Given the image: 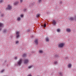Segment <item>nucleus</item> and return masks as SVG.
Wrapping results in <instances>:
<instances>
[{
  "label": "nucleus",
  "mask_w": 76,
  "mask_h": 76,
  "mask_svg": "<svg viewBox=\"0 0 76 76\" xmlns=\"http://www.w3.org/2000/svg\"><path fill=\"white\" fill-rule=\"evenodd\" d=\"M20 16L21 18H22L23 16V15H21Z\"/></svg>",
  "instance_id": "34"
},
{
  "label": "nucleus",
  "mask_w": 76,
  "mask_h": 76,
  "mask_svg": "<svg viewBox=\"0 0 76 76\" xmlns=\"http://www.w3.org/2000/svg\"><path fill=\"white\" fill-rule=\"evenodd\" d=\"M16 37L17 38H18L19 37V32L18 31L16 33Z\"/></svg>",
  "instance_id": "4"
},
{
  "label": "nucleus",
  "mask_w": 76,
  "mask_h": 76,
  "mask_svg": "<svg viewBox=\"0 0 76 76\" xmlns=\"http://www.w3.org/2000/svg\"><path fill=\"white\" fill-rule=\"evenodd\" d=\"M4 71V69H3L1 71V73H3V72Z\"/></svg>",
  "instance_id": "25"
},
{
  "label": "nucleus",
  "mask_w": 76,
  "mask_h": 76,
  "mask_svg": "<svg viewBox=\"0 0 76 76\" xmlns=\"http://www.w3.org/2000/svg\"><path fill=\"white\" fill-rule=\"evenodd\" d=\"M62 1H61L60 2V4H62Z\"/></svg>",
  "instance_id": "36"
},
{
  "label": "nucleus",
  "mask_w": 76,
  "mask_h": 76,
  "mask_svg": "<svg viewBox=\"0 0 76 76\" xmlns=\"http://www.w3.org/2000/svg\"><path fill=\"white\" fill-rule=\"evenodd\" d=\"M64 46V43H62L60 44H59L58 45V47L59 48H62Z\"/></svg>",
  "instance_id": "2"
},
{
  "label": "nucleus",
  "mask_w": 76,
  "mask_h": 76,
  "mask_svg": "<svg viewBox=\"0 0 76 76\" xmlns=\"http://www.w3.org/2000/svg\"><path fill=\"white\" fill-rule=\"evenodd\" d=\"M32 53H34V52H32Z\"/></svg>",
  "instance_id": "41"
},
{
  "label": "nucleus",
  "mask_w": 76,
  "mask_h": 76,
  "mask_svg": "<svg viewBox=\"0 0 76 76\" xmlns=\"http://www.w3.org/2000/svg\"><path fill=\"white\" fill-rule=\"evenodd\" d=\"M58 57H59L58 55H56L55 56V58H57Z\"/></svg>",
  "instance_id": "20"
},
{
  "label": "nucleus",
  "mask_w": 76,
  "mask_h": 76,
  "mask_svg": "<svg viewBox=\"0 0 76 76\" xmlns=\"http://www.w3.org/2000/svg\"><path fill=\"white\" fill-rule=\"evenodd\" d=\"M39 16H40V14H37L36 15V17L37 18H38V17H39Z\"/></svg>",
  "instance_id": "18"
},
{
  "label": "nucleus",
  "mask_w": 76,
  "mask_h": 76,
  "mask_svg": "<svg viewBox=\"0 0 76 76\" xmlns=\"http://www.w3.org/2000/svg\"><path fill=\"white\" fill-rule=\"evenodd\" d=\"M38 1L39 3H40L42 1V0H38Z\"/></svg>",
  "instance_id": "22"
},
{
  "label": "nucleus",
  "mask_w": 76,
  "mask_h": 76,
  "mask_svg": "<svg viewBox=\"0 0 76 76\" xmlns=\"http://www.w3.org/2000/svg\"><path fill=\"white\" fill-rule=\"evenodd\" d=\"M18 43H19V41H17L16 42V44H17Z\"/></svg>",
  "instance_id": "32"
},
{
  "label": "nucleus",
  "mask_w": 76,
  "mask_h": 76,
  "mask_svg": "<svg viewBox=\"0 0 76 76\" xmlns=\"http://www.w3.org/2000/svg\"><path fill=\"white\" fill-rule=\"evenodd\" d=\"M20 3L22 4V2L23 1V0H20Z\"/></svg>",
  "instance_id": "27"
},
{
  "label": "nucleus",
  "mask_w": 76,
  "mask_h": 76,
  "mask_svg": "<svg viewBox=\"0 0 76 76\" xmlns=\"http://www.w3.org/2000/svg\"><path fill=\"white\" fill-rule=\"evenodd\" d=\"M26 9H25L24 10H23V11H24V12H26Z\"/></svg>",
  "instance_id": "33"
},
{
  "label": "nucleus",
  "mask_w": 76,
  "mask_h": 76,
  "mask_svg": "<svg viewBox=\"0 0 76 76\" xmlns=\"http://www.w3.org/2000/svg\"><path fill=\"white\" fill-rule=\"evenodd\" d=\"M3 24L1 23L0 22V27L1 28H3Z\"/></svg>",
  "instance_id": "12"
},
{
  "label": "nucleus",
  "mask_w": 76,
  "mask_h": 76,
  "mask_svg": "<svg viewBox=\"0 0 76 76\" xmlns=\"http://www.w3.org/2000/svg\"><path fill=\"white\" fill-rule=\"evenodd\" d=\"M19 2L18 1H17L14 2V5H17L18 4H19Z\"/></svg>",
  "instance_id": "13"
},
{
  "label": "nucleus",
  "mask_w": 76,
  "mask_h": 76,
  "mask_svg": "<svg viewBox=\"0 0 76 76\" xmlns=\"http://www.w3.org/2000/svg\"><path fill=\"white\" fill-rule=\"evenodd\" d=\"M57 32H60V29H57Z\"/></svg>",
  "instance_id": "19"
},
{
  "label": "nucleus",
  "mask_w": 76,
  "mask_h": 76,
  "mask_svg": "<svg viewBox=\"0 0 76 76\" xmlns=\"http://www.w3.org/2000/svg\"><path fill=\"white\" fill-rule=\"evenodd\" d=\"M68 67H71V66H72V65H71V64H69L68 65Z\"/></svg>",
  "instance_id": "24"
},
{
  "label": "nucleus",
  "mask_w": 76,
  "mask_h": 76,
  "mask_svg": "<svg viewBox=\"0 0 76 76\" xmlns=\"http://www.w3.org/2000/svg\"><path fill=\"white\" fill-rule=\"evenodd\" d=\"M27 76H32V75H29Z\"/></svg>",
  "instance_id": "40"
},
{
  "label": "nucleus",
  "mask_w": 76,
  "mask_h": 76,
  "mask_svg": "<svg viewBox=\"0 0 76 76\" xmlns=\"http://www.w3.org/2000/svg\"><path fill=\"white\" fill-rule=\"evenodd\" d=\"M3 2V1L2 0H1L0 1V3H1Z\"/></svg>",
  "instance_id": "31"
},
{
  "label": "nucleus",
  "mask_w": 76,
  "mask_h": 76,
  "mask_svg": "<svg viewBox=\"0 0 76 76\" xmlns=\"http://www.w3.org/2000/svg\"><path fill=\"white\" fill-rule=\"evenodd\" d=\"M66 31L68 32H71V30L70 28H67L66 29Z\"/></svg>",
  "instance_id": "10"
},
{
  "label": "nucleus",
  "mask_w": 76,
  "mask_h": 76,
  "mask_svg": "<svg viewBox=\"0 0 76 76\" xmlns=\"http://www.w3.org/2000/svg\"><path fill=\"white\" fill-rule=\"evenodd\" d=\"M45 40H46V42H50V39H49V38L48 37L46 38Z\"/></svg>",
  "instance_id": "9"
},
{
  "label": "nucleus",
  "mask_w": 76,
  "mask_h": 76,
  "mask_svg": "<svg viewBox=\"0 0 76 76\" xmlns=\"http://www.w3.org/2000/svg\"><path fill=\"white\" fill-rule=\"evenodd\" d=\"M32 65L31 66H28V69H31V68H32Z\"/></svg>",
  "instance_id": "21"
},
{
  "label": "nucleus",
  "mask_w": 76,
  "mask_h": 76,
  "mask_svg": "<svg viewBox=\"0 0 76 76\" xmlns=\"http://www.w3.org/2000/svg\"><path fill=\"white\" fill-rule=\"evenodd\" d=\"M30 31H31V30H30L29 29H28L27 30V32H30Z\"/></svg>",
  "instance_id": "28"
},
{
  "label": "nucleus",
  "mask_w": 76,
  "mask_h": 76,
  "mask_svg": "<svg viewBox=\"0 0 76 76\" xmlns=\"http://www.w3.org/2000/svg\"><path fill=\"white\" fill-rule=\"evenodd\" d=\"M15 59H17V57H15Z\"/></svg>",
  "instance_id": "38"
},
{
  "label": "nucleus",
  "mask_w": 76,
  "mask_h": 76,
  "mask_svg": "<svg viewBox=\"0 0 76 76\" xmlns=\"http://www.w3.org/2000/svg\"><path fill=\"white\" fill-rule=\"evenodd\" d=\"M57 23V22L55 20H53V24L54 25V26H56V24Z\"/></svg>",
  "instance_id": "6"
},
{
  "label": "nucleus",
  "mask_w": 76,
  "mask_h": 76,
  "mask_svg": "<svg viewBox=\"0 0 76 76\" xmlns=\"http://www.w3.org/2000/svg\"><path fill=\"white\" fill-rule=\"evenodd\" d=\"M59 74L61 76H62V73H61V72H60L59 73Z\"/></svg>",
  "instance_id": "30"
},
{
  "label": "nucleus",
  "mask_w": 76,
  "mask_h": 76,
  "mask_svg": "<svg viewBox=\"0 0 76 76\" xmlns=\"http://www.w3.org/2000/svg\"><path fill=\"white\" fill-rule=\"evenodd\" d=\"M39 53H41V54H42V53H43V51H42V50H39Z\"/></svg>",
  "instance_id": "16"
},
{
  "label": "nucleus",
  "mask_w": 76,
  "mask_h": 76,
  "mask_svg": "<svg viewBox=\"0 0 76 76\" xmlns=\"http://www.w3.org/2000/svg\"><path fill=\"white\" fill-rule=\"evenodd\" d=\"M54 64H57V61H55L54 62Z\"/></svg>",
  "instance_id": "29"
},
{
  "label": "nucleus",
  "mask_w": 76,
  "mask_h": 76,
  "mask_svg": "<svg viewBox=\"0 0 76 76\" xmlns=\"http://www.w3.org/2000/svg\"><path fill=\"white\" fill-rule=\"evenodd\" d=\"M2 27H0V31H1V30L2 29V28H1Z\"/></svg>",
  "instance_id": "35"
},
{
  "label": "nucleus",
  "mask_w": 76,
  "mask_h": 76,
  "mask_svg": "<svg viewBox=\"0 0 76 76\" xmlns=\"http://www.w3.org/2000/svg\"><path fill=\"white\" fill-rule=\"evenodd\" d=\"M26 54H24L23 55V57H26Z\"/></svg>",
  "instance_id": "17"
},
{
  "label": "nucleus",
  "mask_w": 76,
  "mask_h": 76,
  "mask_svg": "<svg viewBox=\"0 0 76 76\" xmlns=\"http://www.w3.org/2000/svg\"><path fill=\"white\" fill-rule=\"evenodd\" d=\"M12 9V6L10 4H9L8 5V7L6 8V9H7V10H11Z\"/></svg>",
  "instance_id": "3"
},
{
  "label": "nucleus",
  "mask_w": 76,
  "mask_h": 76,
  "mask_svg": "<svg viewBox=\"0 0 76 76\" xmlns=\"http://www.w3.org/2000/svg\"><path fill=\"white\" fill-rule=\"evenodd\" d=\"M22 59H20L19 60L17 61V64H15V66H21V64H22Z\"/></svg>",
  "instance_id": "1"
},
{
  "label": "nucleus",
  "mask_w": 76,
  "mask_h": 76,
  "mask_svg": "<svg viewBox=\"0 0 76 76\" xmlns=\"http://www.w3.org/2000/svg\"><path fill=\"white\" fill-rule=\"evenodd\" d=\"M41 25L42 26H43V27H44V28L46 27V24L45 23L44 24L42 23L41 24Z\"/></svg>",
  "instance_id": "8"
},
{
  "label": "nucleus",
  "mask_w": 76,
  "mask_h": 76,
  "mask_svg": "<svg viewBox=\"0 0 76 76\" xmlns=\"http://www.w3.org/2000/svg\"><path fill=\"white\" fill-rule=\"evenodd\" d=\"M34 42L36 45H38V40L37 39H36L34 41Z\"/></svg>",
  "instance_id": "5"
},
{
  "label": "nucleus",
  "mask_w": 76,
  "mask_h": 76,
  "mask_svg": "<svg viewBox=\"0 0 76 76\" xmlns=\"http://www.w3.org/2000/svg\"><path fill=\"white\" fill-rule=\"evenodd\" d=\"M69 20H71V21H72V20H74V18H73V17L70 18H69Z\"/></svg>",
  "instance_id": "11"
},
{
  "label": "nucleus",
  "mask_w": 76,
  "mask_h": 76,
  "mask_svg": "<svg viewBox=\"0 0 76 76\" xmlns=\"http://www.w3.org/2000/svg\"><path fill=\"white\" fill-rule=\"evenodd\" d=\"M65 59H68V57H66V58H65Z\"/></svg>",
  "instance_id": "39"
},
{
  "label": "nucleus",
  "mask_w": 76,
  "mask_h": 76,
  "mask_svg": "<svg viewBox=\"0 0 76 76\" xmlns=\"http://www.w3.org/2000/svg\"><path fill=\"white\" fill-rule=\"evenodd\" d=\"M1 18H2L3 17H4V13L1 14Z\"/></svg>",
  "instance_id": "15"
},
{
  "label": "nucleus",
  "mask_w": 76,
  "mask_h": 76,
  "mask_svg": "<svg viewBox=\"0 0 76 76\" xmlns=\"http://www.w3.org/2000/svg\"><path fill=\"white\" fill-rule=\"evenodd\" d=\"M34 4H35V2H33L31 4V5L32 6H34Z\"/></svg>",
  "instance_id": "26"
},
{
  "label": "nucleus",
  "mask_w": 76,
  "mask_h": 76,
  "mask_svg": "<svg viewBox=\"0 0 76 76\" xmlns=\"http://www.w3.org/2000/svg\"><path fill=\"white\" fill-rule=\"evenodd\" d=\"M6 32H7V29H4V30L3 31V33H6Z\"/></svg>",
  "instance_id": "14"
},
{
  "label": "nucleus",
  "mask_w": 76,
  "mask_h": 76,
  "mask_svg": "<svg viewBox=\"0 0 76 76\" xmlns=\"http://www.w3.org/2000/svg\"><path fill=\"white\" fill-rule=\"evenodd\" d=\"M17 20H18L19 21V20H20V18L18 17V18Z\"/></svg>",
  "instance_id": "23"
},
{
  "label": "nucleus",
  "mask_w": 76,
  "mask_h": 76,
  "mask_svg": "<svg viewBox=\"0 0 76 76\" xmlns=\"http://www.w3.org/2000/svg\"><path fill=\"white\" fill-rule=\"evenodd\" d=\"M24 64H27L28 63V61H29V60L28 59H26L24 60Z\"/></svg>",
  "instance_id": "7"
},
{
  "label": "nucleus",
  "mask_w": 76,
  "mask_h": 76,
  "mask_svg": "<svg viewBox=\"0 0 76 76\" xmlns=\"http://www.w3.org/2000/svg\"><path fill=\"white\" fill-rule=\"evenodd\" d=\"M6 62H7V60H5L4 61V62L5 63H6Z\"/></svg>",
  "instance_id": "37"
}]
</instances>
